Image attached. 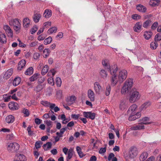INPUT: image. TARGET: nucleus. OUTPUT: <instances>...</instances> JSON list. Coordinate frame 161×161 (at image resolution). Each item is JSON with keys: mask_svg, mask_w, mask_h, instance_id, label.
<instances>
[{"mask_svg": "<svg viewBox=\"0 0 161 161\" xmlns=\"http://www.w3.org/2000/svg\"><path fill=\"white\" fill-rule=\"evenodd\" d=\"M141 96L139 92L136 89H133L130 94L129 101L131 103H134L138 101L140 99Z\"/></svg>", "mask_w": 161, "mask_h": 161, "instance_id": "nucleus-1", "label": "nucleus"}, {"mask_svg": "<svg viewBox=\"0 0 161 161\" xmlns=\"http://www.w3.org/2000/svg\"><path fill=\"white\" fill-rule=\"evenodd\" d=\"M133 84V80L131 79H127L125 82L124 85L121 89V92L122 94H125L130 90L132 87Z\"/></svg>", "mask_w": 161, "mask_h": 161, "instance_id": "nucleus-2", "label": "nucleus"}, {"mask_svg": "<svg viewBox=\"0 0 161 161\" xmlns=\"http://www.w3.org/2000/svg\"><path fill=\"white\" fill-rule=\"evenodd\" d=\"M20 22V20L19 19H15L10 20L9 23L10 25L13 26L14 29L16 32L19 33L21 28Z\"/></svg>", "mask_w": 161, "mask_h": 161, "instance_id": "nucleus-3", "label": "nucleus"}, {"mask_svg": "<svg viewBox=\"0 0 161 161\" xmlns=\"http://www.w3.org/2000/svg\"><path fill=\"white\" fill-rule=\"evenodd\" d=\"M19 147V145L17 143H11L7 145V149L9 152H13L18 150Z\"/></svg>", "mask_w": 161, "mask_h": 161, "instance_id": "nucleus-4", "label": "nucleus"}, {"mask_svg": "<svg viewBox=\"0 0 161 161\" xmlns=\"http://www.w3.org/2000/svg\"><path fill=\"white\" fill-rule=\"evenodd\" d=\"M127 75V72L125 70L123 69L119 72L118 77L120 83H122L126 79Z\"/></svg>", "mask_w": 161, "mask_h": 161, "instance_id": "nucleus-5", "label": "nucleus"}, {"mask_svg": "<svg viewBox=\"0 0 161 161\" xmlns=\"http://www.w3.org/2000/svg\"><path fill=\"white\" fill-rule=\"evenodd\" d=\"M138 153V151L136 147H132L130 149L129 154L131 158H133L136 157Z\"/></svg>", "mask_w": 161, "mask_h": 161, "instance_id": "nucleus-6", "label": "nucleus"}, {"mask_svg": "<svg viewBox=\"0 0 161 161\" xmlns=\"http://www.w3.org/2000/svg\"><path fill=\"white\" fill-rule=\"evenodd\" d=\"M128 102L126 99H123L120 100L119 103V109L123 110L127 108Z\"/></svg>", "mask_w": 161, "mask_h": 161, "instance_id": "nucleus-7", "label": "nucleus"}, {"mask_svg": "<svg viewBox=\"0 0 161 161\" xmlns=\"http://www.w3.org/2000/svg\"><path fill=\"white\" fill-rule=\"evenodd\" d=\"M137 106L136 104H133L131 105L129 108L128 111V114H135L137 112Z\"/></svg>", "mask_w": 161, "mask_h": 161, "instance_id": "nucleus-8", "label": "nucleus"}, {"mask_svg": "<svg viewBox=\"0 0 161 161\" xmlns=\"http://www.w3.org/2000/svg\"><path fill=\"white\" fill-rule=\"evenodd\" d=\"M3 29L8 37L11 38L13 37V31L8 25H4Z\"/></svg>", "mask_w": 161, "mask_h": 161, "instance_id": "nucleus-9", "label": "nucleus"}, {"mask_svg": "<svg viewBox=\"0 0 161 161\" xmlns=\"http://www.w3.org/2000/svg\"><path fill=\"white\" fill-rule=\"evenodd\" d=\"M40 103L43 106L46 107H49L51 109H53L55 105L54 103H53L45 100H42L41 101Z\"/></svg>", "mask_w": 161, "mask_h": 161, "instance_id": "nucleus-10", "label": "nucleus"}, {"mask_svg": "<svg viewBox=\"0 0 161 161\" xmlns=\"http://www.w3.org/2000/svg\"><path fill=\"white\" fill-rule=\"evenodd\" d=\"M83 115L85 117L93 120L95 119L96 114L94 113L91 112H84Z\"/></svg>", "mask_w": 161, "mask_h": 161, "instance_id": "nucleus-11", "label": "nucleus"}, {"mask_svg": "<svg viewBox=\"0 0 161 161\" xmlns=\"http://www.w3.org/2000/svg\"><path fill=\"white\" fill-rule=\"evenodd\" d=\"M76 99V97L74 95H72L68 97L66 99L67 104L70 105L73 104Z\"/></svg>", "mask_w": 161, "mask_h": 161, "instance_id": "nucleus-12", "label": "nucleus"}, {"mask_svg": "<svg viewBox=\"0 0 161 161\" xmlns=\"http://www.w3.org/2000/svg\"><path fill=\"white\" fill-rule=\"evenodd\" d=\"M130 129L131 130H141L144 129V125L142 123L138 124L137 125L132 126Z\"/></svg>", "mask_w": 161, "mask_h": 161, "instance_id": "nucleus-13", "label": "nucleus"}, {"mask_svg": "<svg viewBox=\"0 0 161 161\" xmlns=\"http://www.w3.org/2000/svg\"><path fill=\"white\" fill-rule=\"evenodd\" d=\"M142 23L141 22H137L134 25L133 27L134 31L137 32H139L141 31Z\"/></svg>", "mask_w": 161, "mask_h": 161, "instance_id": "nucleus-14", "label": "nucleus"}, {"mask_svg": "<svg viewBox=\"0 0 161 161\" xmlns=\"http://www.w3.org/2000/svg\"><path fill=\"white\" fill-rule=\"evenodd\" d=\"M115 74L112 75V76L111 79V84L113 86L115 85L117 83L119 82V78Z\"/></svg>", "mask_w": 161, "mask_h": 161, "instance_id": "nucleus-15", "label": "nucleus"}, {"mask_svg": "<svg viewBox=\"0 0 161 161\" xmlns=\"http://www.w3.org/2000/svg\"><path fill=\"white\" fill-rule=\"evenodd\" d=\"M16 161H26L27 159L25 156L23 154L17 153L15 155Z\"/></svg>", "mask_w": 161, "mask_h": 161, "instance_id": "nucleus-16", "label": "nucleus"}, {"mask_svg": "<svg viewBox=\"0 0 161 161\" xmlns=\"http://www.w3.org/2000/svg\"><path fill=\"white\" fill-rule=\"evenodd\" d=\"M30 20L28 18H24L23 20V26L25 28H28L29 27L30 24Z\"/></svg>", "mask_w": 161, "mask_h": 161, "instance_id": "nucleus-17", "label": "nucleus"}, {"mask_svg": "<svg viewBox=\"0 0 161 161\" xmlns=\"http://www.w3.org/2000/svg\"><path fill=\"white\" fill-rule=\"evenodd\" d=\"M130 116L129 117L128 119L130 121L134 120L137 119L141 116V113L140 112H138L135 114H129Z\"/></svg>", "mask_w": 161, "mask_h": 161, "instance_id": "nucleus-18", "label": "nucleus"}, {"mask_svg": "<svg viewBox=\"0 0 161 161\" xmlns=\"http://www.w3.org/2000/svg\"><path fill=\"white\" fill-rule=\"evenodd\" d=\"M94 90L96 93L99 94L100 92L101 86L99 83L97 82H95L94 83Z\"/></svg>", "mask_w": 161, "mask_h": 161, "instance_id": "nucleus-19", "label": "nucleus"}, {"mask_svg": "<svg viewBox=\"0 0 161 161\" xmlns=\"http://www.w3.org/2000/svg\"><path fill=\"white\" fill-rule=\"evenodd\" d=\"M100 37L102 38L101 42L102 45H106L108 43L107 41L108 38L107 35L104 33H102Z\"/></svg>", "mask_w": 161, "mask_h": 161, "instance_id": "nucleus-20", "label": "nucleus"}, {"mask_svg": "<svg viewBox=\"0 0 161 161\" xmlns=\"http://www.w3.org/2000/svg\"><path fill=\"white\" fill-rule=\"evenodd\" d=\"M9 108L12 110H15L18 109V104L14 102H10L8 105Z\"/></svg>", "mask_w": 161, "mask_h": 161, "instance_id": "nucleus-21", "label": "nucleus"}, {"mask_svg": "<svg viewBox=\"0 0 161 161\" xmlns=\"http://www.w3.org/2000/svg\"><path fill=\"white\" fill-rule=\"evenodd\" d=\"M87 95L88 98L92 101H94L95 100L94 93L93 91L89 89L87 91Z\"/></svg>", "mask_w": 161, "mask_h": 161, "instance_id": "nucleus-22", "label": "nucleus"}, {"mask_svg": "<svg viewBox=\"0 0 161 161\" xmlns=\"http://www.w3.org/2000/svg\"><path fill=\"white\" fill-rule=\"evenodd\" d=\"M152 34L153 33L151 31H146L143 33V36L145 39L148 40L151 37Z\"/></svg>", "mask_w": 161, "mask_h": 161, "instance_id": "nucleus-23", "label": "nucleus"}, {"mask_svg": "<svg viewBox=\"0 0 161 161\" xmlns=\"http://www.w3.org/2000/svg\"><path fill=\"white\" fill-rule=\"evenodd\" d=\"M41 17V14L39 13H34L33 17V19L35 23H37Z\"/></svg>", "mask_w": 161, "mask_h": 161, "instance_id": "nucleus-24", "label": "nucleus"}, {"mask_svg": "<svg viewBox=\"0 0 161 161\" xmlns=\"http://www.w3.org/2000/svg\"><path fill=\"white\" fill-rule=\"evenodd\" d=\"M102 64L105 68L109 69L110 68L109 61L108 59H103L102 61Z\"/></svg>", "mask_w": 161, "mask_h": 161, "instance_id": "nucleus-25", "label": "nucleus"}, {"mask_svg": "<svg viewBox=\"0 0 161 161\" xmlns=\"http://www.w3.org/2000/svg\"><path fill=\"white\" fill-rule=\"evenodd\" d=\"M26 61L24 59H22L19 61L18 64V69L19 70H21L25 66Z\"/></svg>", "mask_w": 161, "mask_h": 161, "instance_id": "nucleus-26", "label": "nucleus"}, {"mask_svg": "<svg viewBox=\"0 0 161 161\" xmlns=\"http://www.w3.org/2000/svg\"><path fill=\"white\" fill-rule=\"evenodd\" d=\"M13 72V69H8L4 75V78L6 79H8L12 75Z\"/></svg>", "mask_w": 161, "mask_h": 161, "instance_id": "nucleus-27", "label": "nucleus"}, {"mask_svg": "<svg viewBox=\"0 0 161 161\" xmlns=\"http://www.w3.org/2000/svg\"><path fill=\"white\" fill-rule=\"evenodd\" d=\"M109 69H110V73L111 75L115 74L118 70L117 66L116 64H114L110 66V68Z\"/></svg>", "mask_w": 161, "mask_h": 161, "instance_id": "nucleus-28", "label": "nucleus"}, {"mask_svg": "<svg viewBox=\"0 0 161 161\" xmlns=\"http://www.w3.org/2000/svg\"><path fill=\"white\" fill-rule=\"evenodd\" d=\"M21 81V78L19 77H15L14 80L13 82V85L14 86L18 85Z\"/></svg>", "mask_w": 161, "mask_h": 161, "instance_id": "nucleus-29", "label": "nucleus"}, {"mask_svg": "<svg viewBox=\"0 0 161 161\" xmlns=\"http://www.w3.org/2000/svg\"><path fill=\"white\" fill-rule=\"evenodd\" d=\"M136 8L139 12L143 13L146 12L147 10V8L145 6L141 4L137 5Z\"/></svg>", "mask_w": 161, "mask_h": 161, "instance_id": "nucleus-30", "label": "nucleus"}, {"mask_svg": "<svg viewBox=\"0 0 161 161\" xmlns=\"http://www.w3.org/2000/svg\"><path fill=\"white\" fill-rule=\"evenodd\" d=\"M7 42V39L5 35L3 33L0 34V43H5Z\"/></svg>", "mask_w": 161, "mask_h": 161, "instance_id": "nucleus-31", "label": "nucleus"}, {"mask_svg": "<svg viewBox=\"0 0 161 161\" xmlns=\"http://www.w3.org/2000/svg\"><path fill=\"white\" fill-rule=\"evenodd\" d=\"M99 74L101 77L103 79H105L108 76L107 72L104 69L101 70Z\"/></svg>", "mask_w": 161, "mask_h": 161, "instance_id": "nucleus-32", "label": "nucleus"}, {"mask_svg": "<svg viewBox=\"0 0 161 161\" xmlns=\"http://www.w3.org/2000/svg\"><path fill=\"white\" fill-rule=\"evenodd\" d=\"M5 120L7 123H12L14 121V118L12 115H9L6 117Z\"/></svg>", "mask_w": 161, "mask_h": 161, "instance_id": "nucleus-33", "label": "nucleus"}, {"mask_svg": "<svg viewBox=\"0 0 161 161\" xmlns=\"http://www.w3.org/2000/svg\"><path fill=\"white\" fill-rule=\"evenodd\" d=\"M52 15V11L51 10L46 9L43 14V16L46 18L50 17Z\"/></svg>", "mask_w": 161, "mask_h": 161, "instance_id": "nucleus-34", "label": "nucleus"}, {"mask_svg": "<svg viewBox=\"0 0 161 161\" xmlns=\"http://www.w3.org/2000/svg\"><path fill=\"white\" fill-rule=\"evenodd\" d=\"M148 154L146 152H143L141 155L139 159L140 161H143L147 158Z\"/></svg>", "mask_w": 161, "mask_h": 161, "instance_id": "nucleus-35", "label": "nucleus"}, {"mask_svg": "<svg viewBox=\"0 0 161 161\" xmlns=\"http://www.w3.org/2000/svg\"><path fill=\"white\" fill-rule=\"evenodd\" d=\"M160 3L159 0H151L149 3V4L152 6L158 5Z\"/></svg>", "mask_w": 161, "mask_h": 161, "instance_id": "nucleus-36", "label": "nucleus"}, {"mask_svg": "<svg viewBox=\"0 0 161 161\" xmlns=\"http://www.w3.org/2000/svg\"><path fill=\"white\" fill-rule=\"evenodd\" d=\"M151 103L149 102H147L143 104L140 107L141 110H145L150 105Z\"/></svg>", "mask_w": 161, "mask_h": 161, "instance_id": "nucleus-37", "label": "nucleus"}, {"mask_svg": "<svg viewBox=\"0 0 161 161\" xmlns=\"http://www.w3.org/2000/svg\"><path fill=\"white\" fill-rule=\"evenodd\" d=\"M138 60H142L143 59H146L147 58L146 55L143 53L139 54L137 56Z\"/></svg>", "mask_w": 161, "mask_h": 161, "instance_id": "nucleus-38", "label": "nucleus"}, {"mask_svg": "<svg viewBox=\"0 0 161 161\" xmlns=\"http://www.w3.org/2000/svg\"><path fill=\"white\" fill-rule=\"evenodd\" d=\"M52 144L51 142H47L43 145V148L45 151H47L51 148Z\"/></svg>", "mask_w": 161, "mask_h": 161, "instance_id": "nucleus-39", "label": "nucleus"}, {"mask_svg": "<svg viewBox=\"0 0 161 161\" xmlns=\"http://www.w3.org/2000/svg\"><path fill=\"white\" fill-rule=\"evenodd\" d=\"M57 30V28L56 27H52L49 28L48 31L47 33L49 34H51L53 33H55L56 32Z\"/></svg>", "mask_w": 161, "mask_h": 161, "instance_id": "nucleus-40", "label": "nucleus"}, {"mask_svg": "<svg viewBox=\"0 0 161 161\" xmlns=\"http://www.w3.org/2000/svg\"><path fill=\"white\" fill-rule=\"evenodd\" d=\"M50 54V52L49 49L48 48H45L43 51V55L44 57L45 58H47L48 57Z\"/></svg>", "mask_w": 161, "mask_h": 161, "instance_id": "nucleus-41", "label": "nucleus"}, {"mask_svg": "<svg viewBox=\"0 0 161 161\" xmlns=\"http://www.w3.org/2000/svg\"><path fill=\"white\" fill-rule=\"evenodd\" d=\"M49 69L48 66L47 65H45L44 66L42 71L41 74L42 75H45Z\"/></svg>", "mask_w": 161, "mask_h": 161, "instance_id": "nucleus-42", "label": "nucleus"}, {"mask_svg": "<svg viewBox=\"0 0 161 161\" xmlns=\"http://www.w3.org/2000/svg\"><path fill=\"white\" fill-rule=\"evenodd\" d=\"M57 72V71L55 69H51L48 73L47 75L49 76H54L56 73Z\"/></svg>", "mask_w": 161, "mask_h": 161, "instance_id": "nucleus-43", "label": "nucleus"}, {"mask_svg": "<svg viewBox=\"0 0 161 161\" xmlns=\"http://www.w3.org/2000/svg\"><path fill=\"white\" fill-rule=\"evenodd\" d=\"M33 69L32 67H30L25 72V74L26 75H31L33 73Z\"/></svg>", "mask_w": 161, "mask_h": 161, "instance_id": "nucleus-44", "label": "nucleus"}, {"mask_svg": "<svg viewBox=\"0 0 161 161\" xmlns=\"http://www.w3.org/2000/svg\"><path fill=\"white\" fill-rule=\"evenodd\" d=\"M52 41L51 37L49 36L44 41V43L45 45H47L50 44Z\"/></svg>", "mask_w": 161, "mask_h": 161, "instance_id": "nucleus-45", "label": "nucleus"}, {"mask_svg": "<svg viewBox=\"0 0 161 161\" xmlns=\"http://www.w3.org/2000/svg\"><path fill=\"white\" fill-rule=\"evenodd\" d=\"M158 46V44L156 41L152 42L150 44V48L151 49L154 50L156 49Z\"/></svg>", "mask_w": 161, "mask_h": 161, "instance_id": "nucleus-46", "label": "nucleus"}, {"mask_svg": "<svg viewBox=\"0 0 161 161\" xmlns=\"http://www.w3.org/2000/svg\"><path fill=\"white\" fill-rule=\"evenodd\" d=\"M39 75L38 74H35L30 78V80L31 81H33L36 80L38 77Z\"/></svg>", "mask_w": 161, "mask_h": 161, "instance_id": "nucleus-47", "label": "nucleus"}, {"mask_svg": "<svg viewBox=\"0 0 161 161\" xmlns=\"http://www.w3.org/2000/svg\"><path fill=\"white\" fill-rule=\"evenodd\" d=\"M151 23V21L150 20H147L144 22L143 24V26L145 28H147L150 25Z\"/></svg>", "mask_w": 161, "mask_h": 161, "instance_id": "nucleus-48", "label": "nucleus"}, {"mask_svg": "<svg viewBox=\"0 0 161 161\" xmlns=\"http://www.w3.org/2000/svg\"><path fill=\"white\" fill-rule=\"evenodd\" d=\"M149 120V118L147 117H145L142 118V122H141L143 125H147L150 124V122H148L147 121Z\"/></svg>", "mask_w": 161, "mask_h": 161, "instance_id": "nucleus-49", "label": "nucleus"}, {"mask_svg": "<svg viewBox=\"0 0 161 161\" xmlns=\"http://www.w3.org/2000/svg\"><path fill=\"white\" fill-rule=\"evenodd\" d=\"M73 156V150L72 148H70L68 151V156L67 157V159H70Z\"/></svg>", "mask_w": 161, "mask_h": 161, "instance_id": "nucleus-50", "label": "nucleus"}, {"mask_svg": "<svg viewBox=\"0 0 161 161\" xmlns=\"http://www.w3.org/2000/svg\"><path fill=\"white\" fill-rule=\"evenodd\" d=\"M44 123L46 124L47 126L49 127V130H50L51 127H52L53 125V122L50 120H47L44 121Z\"/></svg>", "mask_w": 161, "mask_h": 161, "instance_id": "nucleus-51", "label": "nucleus"}, {"mask_svg": "<svg viewBox=\"0 0 161 161\" xmlns=\"http://www.w3.org/2000/svg\"><path fill=\"white\" fill-rule=\"evenodd\" d=\"M11 98V96L5 94L3 95V98L5 102H8L10 101Z\"/></svg>", "mask_w": 161, "mask_h": 161, "instance_id": "nucleus-52", "label": "nucleus"}, {"mask_svg": "<svg viewBox=\"0 0 161 161\" xmlns=\"http://www.w3.org/2000/svg\"><path fill=\"white\" fill-rule=\"evenodd\" d=\"M56 83L58 86H60L61 84L62 81L60 78L59 77H57L56 78L55 80Z\"/></svg>", "mask_w": 161, "mask_h": 161, "instance_id": "nucleus-53", "label": "nucleus"}, {"mask_svg": "<svg viewBox=\"0 0 161 161\" xmlns=\"http://www.w3.org/2000/svg\"><path fill=\"white\" fill-rule=\"evenodd\" d=\"M111 91V87L109 85H108L106 88L105 90V95L106 96L109 95Z\"/></svg>", "mask_w": 161, "mask_h": 161, "instance_id": "nucleus-54", "label": "nucleus"}, {"mask_svg": "<svg viewBox=\"0 0 161 161\" xmlns=\"http://www.w3.org/2000/svg\"><path fill=\"white\" fill-rule=\"evenodd\" d=\"M131 18L133 19L137 20L141 19V16L138 14H133L131 16Z\"/></svg>", "mask_w": 161, "mask_h": 161, "instance_id": "nucleus-55", "label": "nucleus"}, {"mask_svg": "<svg viewBox=\"0 0 161 161\" xmlns=\"http://www.w3.org/2000/svg\"><path fill=\"white\" fill-rule=\"evenodd\" d=\"M161 40V33L156 34L155 36L154 40L155 41H159Z\"/></svg>", "mask_w": 161, "mask_h": 161, "instance_id": "nucleus-56", "label": "nucleus"}, {"mask_svg": "<svg viewBox=\"0 0 161 161\" xmlns=\"http://www.w3.org/2000/svg\"><path fill=\"white\" fill-rule=\"evenodd\" d=\"M43 86L42 85H38L35 89V90L36 92L40 91L43 88Z\"/></svg>", "mask_w": 161, "mask_h": 161, "instance_id": "nucleus-57", "label": "nucleus"}, {"mask_svg": "<svg viewBox=\"0 0 161 161\" xmlns=\"http://www.w3.org/2000/svg\"><path fill=\"white\" fill-rule=\"evenodd\" d=\"M38 30V27L36 25H34L33 27L31 29V34H33L34 33H35Z\"/></svg>", "mask_w": 161, "mask_h": 161, "instance_id": "nucleus-58", "label": "nucleus"}, {"mask_svg": "<svg viewBox=\"0 0 161 161\" xmlns=\"http://www.w3.org/2000/svg\"><path fill=\"white\" fill-rule=\"evenodd\" d=\"M48 83L52 86H53L54 84V80L52 77L49 78L48 79Z\"/></svg>", "mask_w": 161, "mask_h": 161, "instance_id": "nucleus-59", "label": "nucleus"}, {"mask_svg": "<svg viewBox=\"0 0 161 161\" xmlns=\"http://www.w3.org/2000/svg\"><path fill=\"white\" fill-rule=\"evenodd\" d=\"M22 112L25 115V116L28 117L30 114L29 111L27 109L24 108L22 110Z\"/></svg>", "mask_w": 161, "mask_h": 161, "instance_id": "nucleus-60", "label": "nucleus"}, {"mask_svg": "<svg viewBox=\"0 0 161 161\" xmlns=\"http://www.w3.org/2000/svg\"><path fill=\"white\" fill-rule=\"evenodd\" d=\"M106 152V147H101L99 150L98 152L100 154H103Z\"/></svg>", "mask_w": 161, "mask_h": 161, "instance_id": "nucleus-61", "label": "nucleus"}, {"mask_svg": "<svg viewBox=\"0 0 161 161\" xmlns=\"http://www.w3.org/2000/svg\"><path fill=\"white\" fill-rule=\"evenodd\" d=\"M62 92L61 90H59L57 91L56 95L57 97L58 98H60L62 96Z\"/></svg>", "mask_w": 161, "mask_h": 161, "instance_id": "nucleus-62", "label": "nucleus"}, {"mask_svg": "<svg viewBox=\"0 0 161 161\" xmlns=\"http://www.w3.org/2000/svg\"><path fill=\"white\" fill-rule=\"evenodd\" d=\"M42 122V120L38 118L35 119V122L37 125L40 124Z\"/></svg>", "mask_w": 161, "mask_h": 161, "instance_id": "nucleus-63", "label": "nucleus"}, {"mask_svg": "<svg viewBox=\"0 0 161 161\" xmlns=\"http://www.w3.org/2000/svg\"><path fill=\"white\" fill-rule=\"evenodd\" d=\"M158 25V23L157 22L154 23L151 26V29L153 30H155L157 27Z\"/></svg>", "mask_w": 161, "mask_h": 161, "instance_id": "nucleus-64", "label": "nucleus"}]
</instances>
